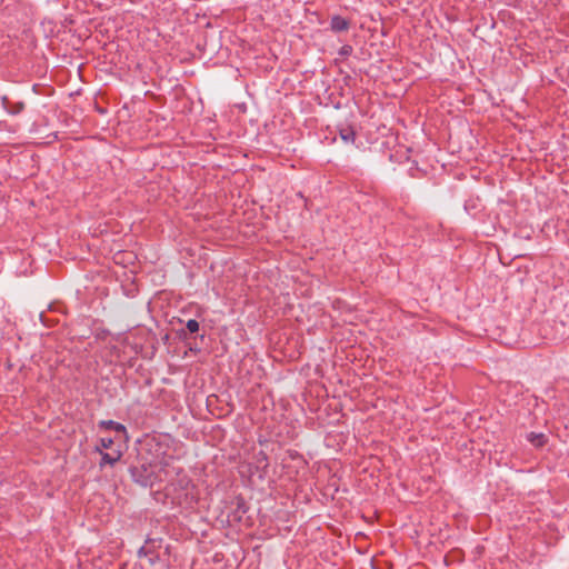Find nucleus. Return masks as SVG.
Masks as SVG:
<instances>
[{"label":"nucleus","instance_id":"obj_7","mask_svg":"<svg viewBox=\"0 0 569 569\" xmlns=\"http://www.w3.org/2000/svg\"><path fill=\"white\" fill-rule=\"evenodd\" d=\"M101 456H102V460H101V466L103 465H114L116 461H114V458H112L108 452H101Z\"/></svg>","mask_w":569,"mask_h":569},{"label":"nucleus","instance_id":"obj_5","mask_svg":"<svg viewBox=\"0 0 569 569\" xmlns=\"http://www.w3.org/2000/svg\"><path fill=\"white\" fill-rule=\"evenodd\" d=\"M340 137L345 142L349 143L355 141L356 134L351 128H346L340 130Z\"/></svg>","mask_w":569,"mask_h":569},{"label":"nucleus","instance_id":"obj_8","mask_svg":"<svg viewBox=\"0 0 569 569\" xmlns=\"http://www.w3.org/2000/svg\"><path fill=\"white\" fill-rule=\"evenodd\" d=\"M187 329L191 332V333H194L199 330V323L197 320L194 319H190L188 322H187Z\"/></svg>","mask_w":569,"mask_h":569},{"label":"nucleus","instance_id":"obj_2","mask_svg":"<svg viewBox=\"0 0 569 569\" xmlns=\"http://www.w3.org/2000/svg\"><path fill=\"white\" fill-rule=\"evenodd\" d=\"M330 26L336 32L346 31L349 29V21L340 16H335L330 21Z\"/></svg>","mask_w":569,"mask_h":569},{"label":"nucleus","instance_id":"obj_1","mask_svg":"<svg viewBox=\"0 0 569 569\" xmlns=\"http://www.w3.org/2000/svg\"><path fill=\"white\" fill-rule=\"evenodd\" d=\"M171 457H162L142 461L131 470L134 481L142 486H153L157 482L166 480L170 473L169 465Z\"/></svg>","mask_w":569,"mask_h":569},{"label":"nucleus","instance_id":"obj_3","mask_svg":"<svg viewBox=\"0 0 569 569\" xmlns=\"http://www.w3.org/2000/svg\"><path fill=\"white\" fill-rule=\"evenodd\" d=\"M100 426L106 429H113L118 432H122L126 436V427L112 420L101 421Z\"/></svg>","mask_w":569,"mask_h":569},{"label":"nucleus","instance_id":"obj_6","mask_svg":"<svg viewBox=\"0 0 569 569\" xmlns=\"http://www.w3.org/2000/svg\"><path fill=\"white\" fill-rule=\"evenodd\" d=\"M112 445H113V439L111 438H101L100 441H99V446L97 447V449L100 451V449H106V450H109L112 448Z\"/></svg>","mask_w":569,"mask_h":569},{"label":"nucleus","instance_id":"obj_4","mask_svg":"<svg viewBox=\"0 0 569 569\" xmlns=\"http://www.w3.org/2000/svg\"><path fill=\"white\" fill-rule=\"evenodd\" d=\"M528 440L537 448L546 443V436L543 433H530Z\"/></svg>","mask_w":569,"mask_h":569},{"label":"nucleus","instance_id":"obj_9","mask_svg":"<svg viewBox=\"0 0 569 569\" xmlns=\"http://www.w3.org/2000/svg\"><path fill=\"white\" fill-rule=\"evenodd\" d=\"M109 450H110V451H108V453H109L112 458H114V461H116V462H117V461H119V460L121 459V457H122V451H121L120 449H113V448H111V449H109Z\"/></svg>","mask_w":569,"mask_h":569}]
</instances>
